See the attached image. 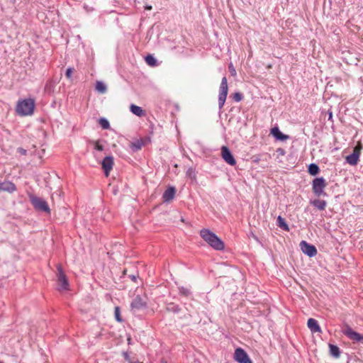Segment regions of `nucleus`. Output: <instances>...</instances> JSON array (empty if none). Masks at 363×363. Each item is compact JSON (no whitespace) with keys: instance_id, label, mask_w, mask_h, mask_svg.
<instances>
[{"instance_id":"1","label":"nucleus","mask_w":363,"mask_h":363,"mask_svg":"<svg viewBox=\"0 0 363 363\" xmlns=\"http://www.w3.org/2000/svg\"><path fill=\"white\" fill-rule=\"evenodd\" d=\"M200 235L214 250H223L225 248L224 242L210 230L206 228L201 230Z\"/></svg>"},{"instance_id":"2","label":"nucleus","mask_w":363,"mask_h":363,"mask_svg":"<svg viewBox=\"0 0 363 363\" xmlns=\"http://www.w3.org/2000/svg\"><path fill=\"white\" fill-rule=\"evenodd\" d=\"M35 108V100L33 99H25L18 101L16 106V112L21 116L32 115Z\"/></svg>"},{"instance_id":"3","label":"nucleus","mask_w":363,"mask_h":363,"mask_svg":"<svg viewBox=\"0 0 363 363\" xmlns=\"http://www.w3.org/2000/svg\"><path fill=\"white\" fill-rule=\"evenodd\" d=\"M29 199L35 211L50 213V208L45 200L33 194L29 196Z\"/></svg>"},{"instance_id":"4","label":"nucleus","mask_w":363,"mask_h":363,"mask_svg":"<svg viewBox=\"0 0 363 363\" xmlns=\"http://www.w3.org/2000/svg\"><path fill=\"white\" fill-rule=\"evenodd\" d=\"M327 182L323 177H316L313 180L312 182V190L314 194L318 196H327L328 194L325 191V189L327 186Z\"/></svg>"},{"instance_id":"5","label":"nucleus","mask_w":363,"mask_h":363,"mask_svg":"<svg viewBox=\"0 0 363 363\" xmlns=\"http://www.w3.org/2000/svg\"><path fill=\"white\" fill-rule=\"evenodd\" d=\"M228 81L226 77H223L221 80V83L219 89L218 95V107L221 110L225 104L226 97L228 95Z\"/></svg>"},{"instance_id":"6","label":"nucleus","mask_w":363,"mask_h":363,"mask_svg":"<svg viewBox=\"0 0 363 363\" xmlns=\"http://www.w3.org/2000/svg\"><path fill=\"white\" fill-rule=\"evenodd\" d=\"M57 284H58V289L59 290H67L69 289V281L68 279L65 274L63 269L60 264H58L57 266Z\"/></svg>"},{"instance_id":"7","label":"nucleus","mask_w":363,"mask_h":363,"mask_svg":"<svg viewBox=\"0 0 363 363\" xmlns=\"http://www.w3.org/2000/svg\"><path fill=\"white\" fill-rule=\"evenodd\" d=\"M234 359L238 363H252L247 353L241 347L235 349Z\"/></svg>"},{"instance_id":"8","label":"nucleus","mask_w":363,"mask_h":363,"mask_svg":"<svg viewBox=\"0 0 363 363\" xmlns=\"http://www.w3.org/2000/svg\"><path fill=\"white\" fill-rule=\"evenodd\" d=\"M342 333L351 340L363 342V335L354 331L349 325H345Z\"/></svg>"},{"instance_id":"9","label":"nucleus","mask_w":363,"mask_h":363,"mask_svg":"<svg viewBox=\"0 0 363 363\" xmlns=\"http://www.w3.org/2000/svg\"><path fill=\"white\" fill-rule=\"evenodd\" d=\"M147 306L146 301L140 295H137L131 301L130 308L133 313L138 312Z\"/></svg>"},{"instance_id":"10","label":"nucleus","mask_w":363,"mask_h":363,"mask_svg":"<svg viewBox=\"0 0 363 363\" xmlns=\"http://www.w3.org/2000/svg\"><path fill=\"white\" fill-rule=\"evenodd\" d=\"M300 246L302 252L310 257H315L318 253L316 247L305 240L301 242Z\"/></svg>"},{"instance_id":"11","label":"nucleus","mask_w":363,"mask_h":363,"mask_svg":"<svg viewBox=\"0 0 363 363\" xmlns=\"http://www.w3.org/2000/svg\"><path fill=\"white\" fill-rule=\"evenodd\" d=\"M113 157L111 155L106 156L101 162V168L106 177L110 174L113 167Z\"/></svg>"},{"instance_id":"12","label":"nucleus","mask_w":363,"mask_h":363,"mask_svg":"<svg viewBox=\"0 0 363 363\" xmlns=\"http://www.w3.org/2000/svg\"><path fill=\"white\" fill-rule=\"evenodd\" d=\"M221 155L224 161L231 166L236 164V160L229 148L226 146L221 147Z\"/></svg>"},{"instance_id":"13","label":"nucleus","mask_w":363,"mask_h":363,"mask_svg":"<svg viewBox=\"0 0 363 363\" xmlns=\"http://www.w3.org/2000/svg\"><path fill=\"white\" fill-rule=\"evenodd\" d=\"M177 189L174 186H169L162 194L164 203H169L175 198Z\"/></svg>"},{"instance_id":"14","label":"nucleus","mask_w":363,"mask_h":363,"mask_svg":"<svg viewBox=\"0 0 363 363\" xmlns=\"http://www.w3.org/2000/svg\"><path fill=\"white\" fill-rule=\"evenodd\" d=\"M360 150L354 148L353 152L346 157V161L350 165H356L359 162Z\"/></svg>"},{"instance_id":"15","label":"nucleus","mask_w":363,"mask_h":363,"mask_svg":"<svg viewBox=\"0 0 363 363\" xmlns=\"http://www.w3.org/2000/svg\"><path fill=\"white\" fill-rule=\"evenodd\" d=\"M270 133L277 140L285 141L289 138V136L281 133L277 126L272 128L271 129Z\"/></svg>"},{"instance_id":"16","label":"nucleus","mask_w":363,"mask_h":363,"mask_svg":"<svg viewBox=\"0 0 363 363\" xmlns=\"http://www.w3.org/2000/svg\"><path fill=\"white\" fill-rule=\"evenodd\" d=\"M308 328L312 333H321V328L318 322L314 318H309L307 322Z\"/></svg>"},{"instance_id":"17","label":"nucleus","mask_w":363,"mask_h":363,"mask_svg":"<svg viewBox=\"0 0 363 363\" xmlns=\"http://www.w3.org/2000/svg\"><path fill=\"white\" fill-rule=\"evenodd\" d=\"M0 190L12 193L16 190V186L11 182H4L0 183Z\"/></svg>"},{"instance_id":"18","label":"nucleus","mask_w":363,"mask_h":363,"mask_svg":"<svg viewBox=\"0 0 363 363\" xmlns=\"http://www.w3.org/2000/svg\"><path fill=\"white\" fill-rule=\"evenodd\" d=\"M130 111L133 114H135V116H139V117L144 116L146 114L145 110H143L141 107H140L137 105H135V104H131L130 106Z\"/></svg>"},{"instance_id":"19","label":"nucleus","mask_w":363,"mask_h":363,"mask_svg":"<svg viewBox=\"0 0 363 363\" xmlns=\"http://www.w3.org/2000/svg\"><path fill=\"white\" fill-rule=\"evenodd\" d=\"M311 204L317 208L320 211H323L325 209L327 203L324 200L320 199H315L310 201Z\"/></svg>"},{"instance_id":"20","label":"nucleus","mask_w":363,"mask_h":363,"mask_svg":"<svg viewBox=\"0 0 363 363\" xmlns=\"http://www.w3.org/2000/svg\"><path fill=\"white\" fill-rule=\"evenodd\" d=\"M277 224L282 230H286V231L289 230L288 224L286 223L285 219L284 218H282L281 216H279L277 217Z\"/></svg>"},{"instance_id":"21","label":"nucleus","mask_w":363,"mask_h":363,"mask_svg":"<svg viewBox=\"0 0 363 363\" xmlns=\"http://www.w3.org/2000/svg\"><path fill=\"white\" fill-rule=\"evenodd\" d=\"M329 348H330V354L331 356L338 358L340 355V348L335 345L329 344Z\"/></svg>"},{"instance_id":"22","label":"nucleus","mask_w":363,"mask_h":363,"mask_svg":"<svg viewBox=\"0 0 363 363\" xmlns=\"http://www.w3.org/2000/svg\"><path fill=\"white\" fill-rule=\"evenodd\" d=\"M143 146H144V143L140 139L135 140L130 145V149L133 152H138L142 148Z\"/></svg>"},{"instance_id":"23","label":"nucleus","mask_w":363,"mask_h":363,"mask_svg":"<svg viewBox=\"0 0 363 363\" xmlns=\"http://www.w3.org/2000/svg\"><path fill=\"white\" fill-rule=\"evenodd\" d=\"M308 172L311 175L315 176L319 173L320 168L316 164L311 163L308 166Z\"/></svg>"},{"instance_id":"24","label":"nucleus","mask_w":363,"mask_h":363,"mask_svg":"<svg viewBox=\"0 0 363 363\" xmlns=\"http://www.w3.org/2000/svg\"><path fill=\"white\" fill-rule=\"evenodd\" d=\"M145 60L146 62V63L151 66V67H155L157 65V60H156V58L152 55H147V56H145Z\"/></svg>"},{"instance_id":"25","label":"nucleus","mask_w":363,"mask_h":363,"mask_svg":"<svg viewBox=\"0 0 363 363\" xmlns=\"http://www.w3.org/2000/svg\"><path fill=\"white\" fill-rule=\"evenodd\" d=\"M95 89L99 93L101 94H104L107 90L106 85L101 81L96 82Z\"/></svg>"},{"instance_id":"26","label":"nucleus","mask_w":363,"mask_h":363,"mask_svg":"<svg viewBox=\"0 0 363 363\" xmlns=\"http://www.w3.org/2000/svg\"><path fill=\"white\" fill-rule=\"evenodd\" d=\"M114 317L118 323H123L124 321L121 315V308L119 306H116L114 308Z\"/></svg>"},{"instance_id":"27","label":"nucleus","mask_w":363,"mask_h":363,"mask_svg":"<svg viewBox=\"0 0 363 363\" xmlns=\"http://www.w3.org/2000/svg\"><path fill=\"white\" fill-rule=\"evenodd\" d=\"M99 124L104 130L110 128V123L106 118H100L99 120Z\"/></svg>"},{"instance_id":"28","label":"nucleus","mask_w":363,"mask_h":363,"mask_svg":"<svg viewBox=\"0 0 363 363\" xmlns=\"http://www.w3.org/2000/svg\"><path fill=\"white\" fill-rule=\"evenodd\" d=\"M167 310L170 312L178 313L180 311V308L178 305H176L174 303H170L167 305Z\"/></svg>"},{"instance_id":"29","label":"nucleus","mask_w":363,"mask_h":363,"mask_svg":"<svg viewBox=\"0 0 363 363\" xmlns=\"http://www.w3.org/2000/svg\"><path fill=\"white\" fill-rule=\"evenodd\" d=\"M94 145V149L97 151L102 152L104 150V147L102 144L100 143V140L91 141V142Z\"/></svg>"},{"instance_id":"30","label":"nucleus","mask_w":363,"mask_h":363,"mask_svg":"<svg viewBox=\"0 0 363 363\" xmlns=\"http://www.w3.org/2000/svg\"><path fill=\"white\" fill-rule=\"evenodd\" d=\"M232 98L234 101L239 102L243 99V94L240 92H235L232 95Z\"/></svg>"},{"instance_id":"31","label":"nucleus","mask_w":363,"mask_h":363,"mask_svg":"<svg viewBox=\"0 0 363 363\" xmlns=\"http://www.w3.org/2000/svg\"><path fill=\"white\" fill-rule=\"evenodd\" d=\"M179 293L184 296H189L191 294L190 290L186 287L181 286L179 288Z\"/></svg>"},{"instance_id":"32","label":"nucleus","mask_w":363,"mask_h":363,"mask_svg":"<svg viewBox=\"0 0 363 363\" xmlns=\"http://www.w3.org/2000/svg\"><path fill=\"white\" fill-rule=\"evenodd\" d=\"M74 70V69L73 67H68L65 72V77L67 79H71Z\"/></svg>"},{"instance_id":"33","label":"nucleus","mask_w":363,"mask_h":363,"mask_svg":"<svg viewBox=\"0 0 363 363\" xmlns=\"http://www.w3.org/2000/svg\"><path fill=\"white\" fill-rule=\"evenodd\" d=\"M141 140L144 143V146L147 145L150 143V137L145 136V138H140Z\"/></svg>"},{"instance_id":"34","label":"nucleus","mask_w":363,"mask_h":363,"mask_svg":"<svg viewBox=\"0 0 363 363\" xmlns=\"http://www.w3.org/2000/svg\"><path fill=\"white\" fill-rule=\"evenodd\" d=\"M138 273L137 272L136 274H130V275H128V278L130 279H131L133 281L135 282L138 278Z\"/></svg>"},{"instance_id":"35","label":"nucleus","mask_w":363,"mask_h":363,"mask_svg":"<svg viewBox=\"0 0 363 363\" xmlns=\"http://www.w3.org/2000/svg\"><path fill=\"white\" fill-rule=\"evenodd\" d=\"M17 152H18L21 155H26L27 154V150L23 147H18Z\"/></svg>"},{"instance_id":"36","label":"nucleus","mask_w":363,"mask_h":363,"mask_svg":"<svg viewBox=\"0 0 363 363\" xmlns=\"http://www.w3.org/2000/svg\"><path fill=\"white\" fill-rule=\"evenodd\" d=\"M123 356L125 360L127 361L128 362H130V361H132L129 354L127 352H123Z\"/></svg>"},{"instance_id":"37","label":"nucleus","mask_w":363,"mask_h":363,"mask_svg":"<svg viewBox=\"0 0 363 363\" xmlns=\"http://www.w3.org/2000/svg\"><path fill=\"white\" fill-rule=\"evenodd\" d=\"M229 70L231 73L232 75H235L236 74V71L235 69V68L233 67V65L230 63V65H229Z\"/></svg>"},{"instance_id":"38","label":"nucleus","mask_w":363,"mask_h":363,"mask_svg":"<svg viewBox=\"0 0 363 363\" xmlns=\"http://www.w3.org/2000/svg\"><path fill=\"white\" fill-rule=\"evenodd\" d=\"M259 160H260V158L259 157V156H256V155L253 156V157H252L253 162L258 163L259 162Z\"/></svg>"},{"instance_id":"39","label":"nucleus","mask_w":363,"mask_h":363,"mask_svg":"<svg viewBox=\"0 0 363 363\" xmlns=\"http://www.w3.org/2000/svg\"><path fill=\"white\" fill-rule=\"evenodd\" d=\"M277 152H280L281 154H283L284 153V150L283 149H278Z\"/></svg>"},{"instance_id":"40","label":"nucleus","mask_w":363,"mask_h":363,"mask_svg":"<svg viewBox=\"0 0 363 363\" xmlns=\"http://www.w3.org/2000/svg\"><path fill=\"white\" fill-rule=\"evenodd\" d=\"M150 128L151 129V133H152V130H153V125L152 124H151L150 125Z\"/></svg>"},{"instance_id":"41","label":"nucleus","mask_w":363,"mask_h":363,"mask_svg":"<svg viewBox=\"0 0 363 363\" xmlns=\"http://www.w3.org/2000/svg\"><path fill=\"white\" fill-rule=\"evenodd\" d=\"M126 272H127V269H124V270L123 271V276H124V275H125V274H126Z\"/></svg>"},{"instance_id":"42","label":"nucleus","mask_w":363,"mask_h":363,"mask_svg":"<svg viewBox=\"0 0 363 363\" xmlns=\"http://www.w3.org/2000/svg\"><path fill=\"white\" fill-rule=\"evenodd\" d=\"M329 118H332V113H330Z\"/></svg>"},{"instance_id":"43","label":"nucleus","mask_w":363,"mask_h":363,"mask_svg":"<svg viewBox=\"0 0 363 363\" xmlns=\"http://www.w3.org/2000/svg\"><path fill=\"white\" fill-rule=\"evenodd\" d=\"M128 363H136V362H133V361H130V362H128Z\"/></svg>"},{"instance_id":"44","label":"nucleus","mask_w":363,"mask_h":363,"mask_svg":"<svg viewBox=\"0 0 363 363\" xmlns=\"http://www.w3.org/2000/svg\"><path fill=\"white\" fill-rule=\"evenodd\" d=\"M0 363H4L3 362L0 361Z\"/></svg>"},{"instance_id":"45","label":"nucleus","mask_w":363,"mask_h":363,"mask_svg":"<svg viewBox=\"0 0 363 363\" xmlns=\"http://www.w3.org/2000/svg\"><path fill=\"white\" fill-rule=\"evenodd\" d=\"M160 363H163V362L160 361Z\"/></svg>"},{"instance_id":"46","label":"nucleus","mask_w":363,"mask_h":363,"mask_svg":"<svg viewBox=\"0 0 363 363\" xmlns=\"http://www.w3.org/2000/svg\"><path fill=\"white\" fill-rule=\"evenodd\" d=\"M330 1H331L332 0H329Z\"/></svg>"},{"instance_id":"47","label":"nucleus","mask_w":363,"mask_h":363,"mask_svg":"<svg viewBox=\"0 0 363 363\" xmlns=\"http://www.w3.org/2000/svg\"><path fill=\"white\" fill-rule=\"evenodd\" d=\"M164 363H167L166 362Z\"/></svg>"}]
</instances>
